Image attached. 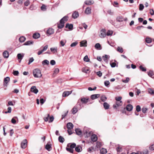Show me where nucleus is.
Masks as SVG:
<instances>
[{
	"label": "nucleus",
	"instance_id": "1",
	"mask_svg": "<svg viewBox=\"0 0 154 154\" xmlns=\"http://www.w3.org/2000/svg\"><path fill=\"white\" fill-rule=\"evenodd\" d=\"M33 74L34 76L36 78H40L42 76L41 71L38 69H34L33 71Z\"/></svg>",
	"mask_w": 154,
	"mask_h": 154
},
{
	"label": "nucleus",
	"instance_id": "2",
	"mask_svg": "<svg viewBox=\"0 0 154 154\" xmlns=\"http://www.w3.org/2000/svg\"><path fill=\"white\" fill-rule=\"evenodd\" d=\"M106 35V30L105 29H102L100 31V34L99 35L100 37L101 38H103Z\"/></svg>",
	"mask_w": 154,
	"mask_h": 154
},
{
	"label": "nucleus",
	"instance_id": "3",
	"mask_svg": "<svg viewBox=\"0 0 154 154\" xmlns=\"http://www.w3.org/2000/svg\"><path fill=\"white\" fill-rule=\"evenodd\" d=\"M27 144V140L26 139L24 140L21 143V147L22 148L25 149L26 148Z\"/></svg>",
	"mask_w": 154,
	"mask_h": 154
},
{
	"label": "nucleus",
	"instance_id": "4",
	"mask_svg": "<svg viewBox=\"0 0 154 154\" xmlns=\"http://www.w3.org/2000/svg\"><path fill=\"white\" fill-rule=\"evenodd\" d=\"M122 104V101H116V104L113 105V106L114 108L117 109V107L121 106Z\"/></svg>",
	"mask_w": 154,
	"mask_h": 154
},
{
	"label": "nucleus",
	"instance_id": "5",
	"mask_svg": "<svg viewBox=\"0 0 154 154\" xmlns=\"http://www.w3.org/2000/svg\"><path fill=\"white\" fill-rule=\"evenodd\" d=\"M48 45H46L43 47L41 51H39L37 54L38 55L41 54L44 51H45L48 48Z\"/></svg>",
	"mask_w": 154,
	"mask_h": 154
},
{
	"label": "nucleus",
	"instance_id": "6",
	"mask_svg": "<svg viewBox=\"0 0 154 154\" xmlns=\"http://www.w3.org/2000/svg\"><path fill=\"white\" fill-rule=\"evenodd\" d=\"M30 91L32 92L35 94H36L38 91V90L36 88L35 86H33L32 87L30 88Z\"/></svg>",
	"mask_w": 154,
	"mask_h": 154
},
{
	"label": "nucleus",
	"instance_id": "7",
	"mask_svg": "<svg viewBox=\"0 0 154 154\" xmlns=\"http://www.w3.org/2000/svg\"><path fill=\"white\" fill-rule=\"evenodd\" d=\"M10 80V78L8 77H7L5 78L4 80V85L7 86V84L9 82Z\"/></svg>",
	"mask_w": 154,
	"mask_h": 154
},
{
	"label": "nucleus",
	"instance_id": "8",
	"mask_svg": "<svg viewBox=\"0 0 154 154\" xmlns=\"http://www.w3.org/2000/svg\"><path fill=\"white\" fill-rule=\"evenodd\" d=\"M91 140L93 142L96 141L97 140V136L95 134H93L91 136Z\"/></svg>",
	"mask_w": 154,
	"mask_h": 154
},
{
	"label": "nucleus",
	"instance_id": "9",
	"mask_svg": "<svg viewBox=\"0 0 154 154\" xmlns=\"http://www.w3.org/2000/svg\"><path fill=\"white\" fill-rule=\"evenodd\" d=\"M87 45V42L85 40L82 41L80 42V45L81 47H86Z\"/></svg>",
	"mask_w": 154,
	"mask_h": 154
},
{
	"label": "nucleus",
	"instance_id": "10",
	"mask_svg": "<svg viewBox=\"0 0 154 154\" xmlns=\"http://www.w3.org/2000/svg\"><path fill=\"white\" fill-rule=\"evenodd\" d=\"M64 21H61V20H60V23L58 24L57 27L59 29H61L63 28L64 26Z\"/></svg>",
	"mask_w": 154,
	"mask_h": 154
},
{
	"label": "nucleus",
	"instance_id": "11",
	"mask_svg": "<svg viewBox=\"0 0 154 154\" xmlns=\"http://www.w3.org/2000/svg\"><path fill=\"white\" fill-rule=\"evenodd\" d=\"M94 2L92 0H87L85 1V3L87 5H91L93 4Z\"/></svg>",
	"mask_w": 154,
	"mask_h": 154
},
{
	"label": "nucleus",
	"instance_id": "12",
	"mask_svg": "<svg viewBox=\"0 0 154 154\" xmlns=\"http://www.w3.org/2000/svg\"><path fill=\"white\" fill-rule=\"evenodd\" d=\"M85 13L87 14H89L91 13V8L89 7H87L85 11Z\"/></svg>",
	"mask_w": 154,
	"mask_h": 154
},
{
	"label": "nucleus",
	"instance_id": "13",
	"mask_svg": "<svg viewBox=\"0 0 154 154\" xmlns=\"http://www.w3.org/2000/svg\"><path fill=\"white\" fill-rule=\"evenodd\" d=\"M73 127V125L72 124L71 122H69L67 124V127L68 130H71L72 129Z\"/></svg>",
	"mask_w": 154,
	"mask_h": 154
},
{
	"label": "nucleus",
	"instance_id": "14",
	"mask_svg": "<svg viewBox=\"0 0 154 154\" xmlns=\"http://www.w3.org/2000/svg\"><path fill=\"white\" fill-rule=\"evenodd\" d=\"M72 92V91H64L63 94V97H66L68 96L69 95H70Z\"/></svg>",
	"mask_w": 154,
	"mask_h": 154
},
{
	"label": "nucleus",
	"instance_id": "15",
	"mask_svg": "<svg viewBox=\"0 0 154 154\" xmlns=\"http://www.w3.org/2000/svg\"><path fill=\"white\" fill-rule=\"evenodd\" d=\"M100 96V94H93L91 96V98L92 100H94L98 98Z\"/></svg>",
	"mask_w": 154,
	"mask_h": 154
},
{
	"label": "nucleus",
	"instance_id": "16",
	"mask_svg": "<svg viewBox=\"0 0 154 154\" xmlns=\"http://www.w3.org/2000/svg\"><path fill=\"white\" fill-rule=\"evenodd\" d=\"M54 32V30L51 28H49L48 29L47 31V33L49 35H51L53 34Z\"/></svg>",
	"mask_w": 154,
	"mask_h": 154
},
{
	"label": "nucleus",
	"instance_id": "17",
	"mask_svg": "<svg viewBox=\"0 0 154 154\" xmlns=\"http://www.w3.org/2000/svg\"><path fill=\"white\" fill-rule=\"evenodd\" d=\"M79 16V14L78 12L77 11H75L72 14V17L74 19H75L77 18Z\"/></svg>",
	"mask_w": 154,
	"mask_h": 154
},
{
	"label": "nucleus",
	"instance_id": "18",
	"mask_svg": "<svg viewBox=\"0 0 154 154\" xmlns=\"http://www.w3.org/2000/svg\"><path fill=\"white\" fill-rule=\"evenodd\" d=\"M75 150L78 152H80L82 150V148L80 146H77L75 148Z\"/></svg>",
	"mask_w": 154,
	"mask_h": 154
},
{
	"label": "nucleus",
	"instance_id": "19",
	"mask_svg": "<svg viewBox=\"0 0 154 154\" xmlns=\"http://www.w3.org/2000/svg\"><path fill=\"white\" fill-rule=\"evenodd\" d=\"M126 109L127 111H130L132 109L133 106L130 104H128L127 106Z\"/></svg>",
	"mask_w": 154,
	"mask_h": 154
},
{
	"label": "nucleus",
	"instance_id": "20",
	"mask_svg": "<svg viewBox=\"0 0 154 154\" xmlns=\"http://www.w3.org/2000/svg\"><path fill=\"white\" fill-rule=\"evenodd\" d=\"M3 55L5 58H7L9 57L8 52L7 51H5L3 53Z\"/></svg>",
	"mask_w": 154,
	"mask_h": 154
},
{
	"label": "nucleus",
	"instance_id": "21",
	"mask_svg": "<svg viewBox=\"0 0 154 154\" xmlns=\"http://www.w3.org/2000/svg\"><path fill=\"white\" fill-rule=\"evenodd\" d=\"M40 35L38 33H35L33 35V37L35 39H37L40 37Z\"/></svg>",
	"mask_w": 154,
	"mask_h": 154
},
{
	"label": "nucleus",
	"instance_id": "22",
	"mask_svg": "<svg viewBox=\"0 0 154 154\" xmlns=\"http://www.w3.org/2000/svg\"><path fill=\"white\" fill-rule=\"evenodd\" d=\"M103 106L105 109H108L109 107V105L106 102H104L103 103Z\"/></svg>",
	"mask_w": 154,
	"mask_h": 154
},
{
	"label": "nucleus",
	"instance_id": "23",
	"mask_svg": "<svg viewBox=\"0 0 154 154\" xmlns=\"http://www.w3.org/2000/svg\"><path fill=\"white\" fill-rule=\"evenodd\" d=\"M16 119H17V120H18V118L17 117H14L12 118L11 120V123L14 124H16Z\"/></svg>",
	"mask_w": 154,
	"mask_h": 154
},
{
	"label": "nucleus",
	"instance_id": "24",
	"mask_svg": "<svg viewBox=\"0 0 154 154\" xmlns=\"http://www.w3.org/2000/svg\"><path fill=\"white\" fill-rule=\"evenodd\" d=\"M50 50L54 54L57 53V47L51 48H50Z\"/></svg>",
	"mask_w": 154,
	"mask_h": 154
},
{
	"label": "nucleus",
	"instance_id": "25",
	"mask_svg": "<svg viewBox=\"0 0 154 154\" xmlns=\"http://www.w3.org/2000/svg\"><path fill=\"white\" fill-rule=\"evenodd\" d=\"M95 48L98 49V50H100L101 49V46L100 45L99 43H96L95 46H94Z\"/></svg>",
	"mask_w": 154,
	"mask_h": 154
},
{
	"label": "nucleus",
	"instance_id": "26",
	"mask_svg": "<svg viewBox=\"0 0 154 154\" xmlns=\"http://www.w3.org/2000/svg\"><path fill=\"white\" fill-rule=\"evenodd\" d=\"M66 42V41L65 40H62L60 42V46H64Z\"/></svg>",
	"mask_w": 154,
	"mask_h": 154
},
{
	"label": "nucleus",
	"instance_id": "27",
	"mask_svg": "<svg viewBox=\"0 0 154 154\" xmlns=\"http://www.w3.org/2000/svg\"><path fill=\"white\" fill-rule=\"evenodd\" d=\"M78 111L77 107L76 106H75L72 109V113L75 114Z\"/></svg>",
	"mask_w": 154,
	"mask_h": 154
},
{
	"label": "nucleus",
	"instance_id": "28",
	"mask_svg": "<svg viewBox=\"0 0 154 154\" xmlns=\"http://www.w3.org/2000/svg\"><path fill=\"white\" fill-rule=\"evenodd\" d=\"M66 28H68L69 29L72 30V29L73 26L72 24H69V23H67L65 26Z\"/></svg>",
	"mask_w": 154,
	"mask_h": 154
},
{
	"label": "nucleus",
	"instance_id": "29",
	"mask_svg": "<svg viewBox=\"0 0 154 154\" xmlns=\"http://www.w3.org/2000/svg\"><path fill=\"white\" fill-rule=\"evenodd\" d=\"M42 63L43 66L45 65H48L49 64V62L48 60H45L42 62Z\"/></svg>",
	"mask_w": 154,
	"mask_h": 154
},
{
	"label": "nucleus",
	"instance_id": "30",
	"mask_svg": "<svg viewBox=\"0 0 154 154\" xmlns=\"http://www.w3.org/2000/svg\"><path fill=\"white\" fill-rule=\"evenodd\" d=\"M88 99L86 98H83L81 99V101L82 102V103H86L88 102Z\"/></svg>",
	"mask_w": 154,
	"mask_h": 154
},
{
	"label": "nucleus",
	"instance_id": "31",
	"mask_svg": "<svg viewBox=\"0 0 154 154\" xmlns=\"http://www.w3.org/2000/svg\"><path fill=\"white\" fill-rule=\"evenodd\" d=\"M116 20L119 22H122L124 20V18L122 17H118L116 18Z\"/></svg>",
	"mask_w": 154,
	"mask_h": 154
},
{
	"label": "nucleus",
	"instance_id": "32",
	"mask_svg": "<svg viewBox=\"0 0 154 154\" xmlns=\"http://www.w3.org/2000/svg\"><path fill=\"white\" fill-rule=\"evenodd\" d=\"M75 131L76 134L78 135H80L82 134V132L80 129H75Z\"/></svg>",
	"mask_w": 154,
	"mask_h": 154
},
{
	"label": "nucleus",
	"instance_id": "33",
	"mask_svg": "<svg viewBox=\"0 0 154 154\" xmlns=\"http://www.w3.org/2000/svg\"><path fill=\"white\" fill-rule=\"evenodd\" d=\"M45 148L48 151H50L52 149L51 145L47 144L45 146Z\"/></svg>",
	"mask_w": 154,
	"mask_h": 154
},
{
	"label": "nucleus",
	"instance_id": "34",
	"mask_svg": "<svg viewBox=\"0 0 154 154\" xmlns=\"http://www.w3.org/2000/svg\"><path fill=\"white\" fill-rule=\"evenodd\" d=\"M100 152L102 154H105L107 152L106 149L104 148H102L100 150Z\"/></svg>",
	"mask_w": 154,
	"mask_h": 154
},
{
	"label": "nucleus",
	"instance_id": "35",
	"mask_svg": "<svg viewBox=\"0 0 154 154\" xmlns=\"http://www.w3.org/2000/svg\"><path fill=\"white\" fill-rule=\"evenodd\" d=\"M33 43V42L31 41H29L26 42L23 44L24 45H29L31 44H32Z\"/></svg>",
	"mask_w": 154,
	"mask_h": 154
},
{
	"label": "nucleus",
	"instance_id": "36",
	"mask_svg": "<svg viewBox=\"0 0 154 154\" xmlns=\"http://www.w3.org/2000/svg\"><path fill=\"white\" fill-rule=\"evenodd\" d=\"M26 40V38L24 36H21L20 37L19 39V41L20 42H24Z\"/></svg>",
	"mask_w": 154,
	"mask_h": 154
},
{
	"label": "nucleus",
	"instance_id": "37",
	"mask_svg": "<svg viewBox=\"0 0 154 154\" xmlns=\"http://www.w3.org/2000/svg\"><path fill=\"white\" fill-rule=\"evenodd\" d=\"M108 55H105L104 56H103L102 57V59L105 62H108Z\"/></svg>",
	"mask_w": 154,
	"mask_h": 154
},
{
	"label": "nucleus",
	"instance_id": "38",
	"mask_svg": "<svg viewBox=\"0 0 154 154\" xmlns=\"http://www.w3.org/2000/svg\"><path fill=\"white\" fill-rule=\"evenodd\" d=\"M148 91L150 94L154 95V90L151 88H149L148 89Z\"/></svg>",
	"mask_w": 154,
	"mask_h": 154
},
{
	"label": "nucleus",
	"instance_id": "39",
	"mask_svg": "<svg viewBox=\"0 0 154 154\" xmlns=\"http://www.w3.org/2000/svg\"><path fill=\"white\" fill-rule=\"evenodd\" d=\"M68 17L67 16H65L62 18L60 20L61 21H64L65 22L68 19Z\"/></svg>",
	"mask_w": 154,
	"mask_h": 154
},
{
	"label": "nucleus",
	"instance_id": "40",
	"mask_svg": "<svg viewBox=\"0 0 154 154\" xmlns=\"http://www.w3.org/2000/svg\"><path fill=\"white\" fill-rule=\"evenodd\" d=\"M58 140L60 142L63 143L64 141V139L62 136H60L58 137Z\"/></svg>",
	"mask_w": 154,
	"mask_h": 154
},
{
	"label": "nucleus",
	"instance_id": "41",
	"mask_svg": "<svg viewBox=\"0 0 154 154\" xmlns=\"http://www.w3.org/2000/svg\"><path fill=\"white\" fill-rule=\"evenodd\" d=\"M100 99L102 101L104 102L106 100L107 98L105 95H103L101 97Z\"/></svg>",
	"mask_w": 154,
	"mask_h": 154
},
{
	"label": "nucleus",
	"instance_id": "42",
	"mask_svg": "<svg viewBox=\"0 0 154 154\" xmlns=\"http://www.w3.org/2000/svg\"><path fill=\"white\" fill-rule=\"evenodd\" d=\"M17 57L18 59L21 60L23 59V55H22L21 54H17Z\"/></svg>",
	"mask_w": 154,
	"mask_h": 154
},
{
	"label": "nucleus",
	"instance_id": "43",
	"mask_svg": "<svg viewBox=\"0 0 154 154\" xmlns=\"http://www.w3.org/2000/svg\"><path fill=\"white\" fill-rule=\"evenodd\" d=\"M83 60L84 61L86 62H88L90 60V59L88 58V56L87 55H86L85 56V57H84L83 58Z\"/></svg>",
	"mask_w": 154,
	"mask_h": 154
},
{
	"label": "nucleus",
	"instance_id": "44",
	"mask_svg": "<svg viewBox=\"0 0 154 154\" xmlns=\"http://www.w3.org/2000/svg\"><path fill=\"white\" fill-rule=\"evenodd\" d=\"M113 33V31L112 30H108L106 34L107 36L111 35Z\"/></svg>",
	"mask_w": 154,
	"mask_h": 154
},
{
	"label": "nucleus",
	"instance_id": "45",
	"mask_svg": "<svg viewBox=\"0 0 154 154\" xmlns=\"http://www.w3.org/2000/svg\"><path fill=\"white\" fill-rule=\"evenodd\" d=\"M148 74L149 76L152 77V76L154 75V73L152 71L150 70L148 72Z\"/></svg>",
	"mask_w": 154,
	"mask_h": 154
},
{
	"label": "nucleus",
	"instance_id": "46",
	"mask_svg": "<svg viewBox=\"0 0 154 154\" xmlns=\"http://www.w3.org/2000/svg\"><path fill=\"white\" fill-rule=\"evenodd\" d=\"M117 51L121 53H122L123 51V50L122 48L121 47H118L117 48Z\"/></svg>",
	"mask_w": 154,
	"mask_h": 154
},
{
	"label": "nucleus",
	"instance_id": "47",
	"mask_svg": "<svg viewBox=\"0 0 154 154\" xmlns=\"http://www.w3.org/2000/svg\"><path fill=\"white\" fill-rule=\"evenodd\" d=\"M50 117L49 114H47V117H45L44 118V120L45 122H47L49 118Z\"/></svg>",
	"mask_w": 154,
	"mask_h": 154
},
{
	"label": "nucleus",
	"instance_id": "48",
	"mask_svg": "<svg viewBox=\"0 0 154 154\" xmlns=\"http://www.w3.org/2000/svg\"><path fill=\"white\" fill-rule=\"evenodd\" d=\"M41 9L43 11H46V6L44 5H43L41 8Z\"/></svg>",
	"mask_w": 154,
	"mask_h": 154
},
{
	"label": "nucleus",
	"instance_id": "49",
	"mask_svg": "<svg viewBox=\"0 0 154 154\" xmlns=\"http://www.w3.org/2000/svg\"><path fill=\"white\" fill-rule=\"evenodd\" d=\"M130 80V79L128 77H127L125 79L123 80L122 81L123 82L125 83H127Z\"/></svg>",
	"mask_w": 154,
	"mask_h": 154
},
{
	"label": "nucleus",
	"instance_id": "50",
	"mask_svg": "<svg viewBox=\"0 0 154 154\" xmlns=\"http://www.w3.org/2000/svg\"><path fill=\"white\" fill-rule=\"evenodd\" d=\"M146 43H149L152 42L151 39L149 38H146Z\"/></svg>",
	"mask_w": 154,
	"mask_h": 154
},
{
	"label": "nucleus",
	"instance_id": "51",
	"mask_svg": "<svg viewBox=\"0 0 154 154\" xmlns=\"http://www.w3.org/2000/svg\"><path fill=\"white\" fill-rule=\"evenodd\" d=\"M66 150L68 152L70 153H72L73 152V149L71 148H66Z\"/></svg>",
	"mask_w": 154,
	"mask_h": 154
},
{
	"label": "nucleus",
	"instance_id": "52",
	"mask_svg": "<svg viewBox=\"0 0 154 154\" xmlns=\"http://www.w3.org/2000/svg\"><path fill=\"white\" fill-rule=\"evenodd\" d=\"M96 144H96V147L97 148L100 147L102 146L101 143L100 142H99V141L97 142Z\"/></svg>",
	"mask_w": 154,
	"mask_h": 154
},
{
	"label": "nucleus",
	"instance_id": "53",
	"mask_svg": "<svg viewBox=\"0 0 154 154\" xmlns=\"http://www.w3.org/2000/svg\"><path fill=\"white\" fill-rule=\"evenodd\" d=\"M144 8V5L142 4H140L139 9L140 11H142L143 10Z\"/></svg>",
	"mask_w": 154,
	"mask_h": 154
},
{
	"label": "nucleus",
	"instance_id": "54",
	"mask_svg": "<svg viewBox=\"0 0 154 154\" xmlns=\"http://www.w3.org/2000/svg\"><path fill=\"white\" fill-rule=\"evenodd\" d=\"M139 68L140 70L142 71H146V68L143 67L142 66H139Z\"/></svg>",
	"mask_w": 154,
	"mask_h": 154
},
{
	"label": "nucleus",
	"instance_id": "55",
	"mask_svg": "<svg viewBox=\"0 0 154 154\" xmlns=\"http://www.w3.org/2000/svg\"><path fill=\"white\" fill-rule=\"evenodd\" d=\"M8 111H6L5 112V113L6 114L8 113H11V108L10 107H9L8 108Z\"/></svg>",
	"mask_w": 154,
	"mask_h": 154
},
{
	"label": "nucleus",
	"instance_id": "56",
	"mask_svg": "<svg viewBox=\"0 0 154 154\" xmlns=\"http://www.w3.org/2000/svg\"><path fill=\"white\" fill-rule=\"evenodd\" d=\"M76 145L75 143H73L70 145V148L72 149L73 148H75V147H76Z\"/></svg>",
	"mask_w": 154,
	"mask_h": 154
},
{
	"label": "nucleus",
	"instance_id": "57",
	"mask_svg": "<svg viewBox=\"0 0 154 154\" xmlns=\"http://www.w3.org/2000/svg\"><path fill=\"white\" fill-rule=\"evenodd\" d=\"M78 43V42H73L71 44L70 46L71 47H75L77 45Z\"/></svg>",
	"mask_w": 154,
	"mask_h": 154
},
{
	"label": "nucleus",
	"instance_id": "58",
	"mask_svg": "<svg viewBox=\"0 0 154 154\" xmlns=\"http://www.w3.org/2000/svg\"><path fill=\"white\" fill-rule=\"evenodd\" d=\"M34 59L33 57H32L29 59V62L28 63V65H29L33 61Z\"/></svg>",
	"mask_w": 154,
	"mask_h": 154
},
{
	"label": "nucleus",
	"instance_id": "59",
	"mask_svg": "<svg viewBox=\"0 0 154 154\" xmlns=\"http://www.w3.org/2000/svg\"><path fill=\"white\" fill-rule=\"evenodd\" d=\"M136 110L137 112H139L140 111L141 108L140 106L137 105L136 106Z\"/></svg>",
	"mask_w": 154,
	"mask_h": 154
},
{
	"label": "nucleus",
	"instance_id": "60",
	"mask_svg": "<svg viewBox=\"0 0 154 154\" xmlns=\"http://www.w3.org/2000/svg\"><path fill=\"white\" fill-rule=\"evenodd\" d=\"M122 99V97H119L115 98V100H116V101H122L121 100Z\"/></svg>",
	"mask_w": 154,
	"mask_h": 154
},
{
	"label": "nucleus",
	"instance_id": "61",
	"mask_svg": "<svg viewBox=\"0 0 154 154\" xmlns=\"http://www.w3.org/2000/svg\"><path fill=\"white\" fill-rule=\"evenodd\" d=\"M59 69L57 68H56L55 69L54 71V73L57 74L59 72Z\"/></svg>",
	"mask_w": 154,
	"mask_h": 154
},
{
	"label": "nucleus",
	"instance_id": "62",
	"mask_svg": "<svg viewBox=\"0 0 154 154\" xmlns=\"http://www.w3.org/2000/svg\"><path fill=\"white\" fill-rule=\"evenodd\" d=\"M30 4L29 1V0H27L24 3V5L26 6H28Z\"/></svg>",
	"mask_w": 154,
	"mask_h": 154
},
{
	"label": "nucleus",
	"instance_id": "63",
	"mask_svg": "<svg viewBox=\"0 0 154 154\" xmlns=\"http://www.w3.org/2000/svg\"><path fill=\"white\" fill-rule=\"evenodd\" d=\"M19 73L18 71H14L13 72L14 75L15 76H17L18 75Z\"/></svg>",
	"mask_w": 154,
	"mask_h": 154
},
{
	"label": "nucleus",
	"instance_id": "64",
	"mask_svg": "<svg viewBox=\"0 0 154 154\" xmlns=\"http://www.w3.org/2000/svg\"><path fill=\"white\" fill-rule=\"evenodd\" d=\"M149 149L150 150H154V144H152L149 147Z\"/></svg>",
	"mask_w": 154,
	"mask_h": 154
}]
</instances>
